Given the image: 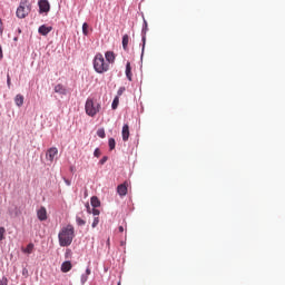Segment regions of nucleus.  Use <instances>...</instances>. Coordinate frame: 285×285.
<instances>
[{"label":"nucleus","mask_w":285,"mask_h":285,"mask_svg":"<svg viewBox=\"0 0 285 285\" xmlns=\"http://www.w3.org/2000/svg\"><path fill=\"white\" fill-rule=\"evenodd\" d=\"M70 271H72V263H70V261L63 262L62 265H61V272L62 273H70Z\"/></svg>","instance_id":"9b49d317"},{"label":"nucleus","mask_w":285,"mask_h":285,"mask_svg":"<svg viewBox=\"0 0 285 285\" xmlns=\"http://www.w3.org/2000/svg\"><path fill=\"white\" fill-rule=\"evenodd\" d=\"M23 101H24L23 95L18 94L14 97V104H16V106H18V108H21V106H23Z\"/></svg>","instance_id":"f8f14e48"},{"label":"nucleus","mask_w":285,"mask_h":285,"mask_svg":"<svg viewBox=\"0 0 285 285\" xmlns=\"http://www.w3.org/2000/svg\"><path fill=\"white\" fill-rule=\"evenodd\" d=\"M59 155V149H57V147H51L47 150L46 153V159L47 161H49L50 164H52V161H55V158Z\"/></svg>","instance_id":"39448f33"},{"label":"nucleus","mask_w":285,"mask_h":285,"mask_svg":"<svg viewBox=\"0 0 285 285\" xmlns=\"http://www.w3.org/2000/svg\"><path fill=\"white\" fill-rule=\"evenodd\" d=\"M58 239L60 246H70V244H72V239H75V227L72 225L62 227L58 234Z\"/></svg>","instance_id":"f03ea898"},{"label":"nucleus","mask_w":285,"mask_h":285,"mask_svg":"<svg viewBox=\"0 0 285 285\" xmlns=\"http://www.w3.org/2000/svg\"><path fill=\"white\" fill-rule=\"evenodd\" d=\"M55 92H57L58 95H66L67 90L66 87H63V85H57L55 87Z\"/></svg>","instance_id":"ddd939ff"},{"label":"nucleus","mask_w":285,"mask_h":285,"mask_svg":"<svg viewBox=\"0 0 285 285\" xmlns=\"http://www.w3.org/2000/svg\"><path fill=\"white\" fill-rule=\"evenodd\" d=\"M80 282H81L82 285L86 284V282H88V275L82 274L81 278H80Z\"/></svg>","instance_id":"393cba45"},{"label":"nucleus","mask_w":285,"mask_h":285,"mask_svg":"<svg viewBox=\"0 0 285 285\" xmlns=\"http://www.w3.org/2000/svg\"><path fill=\"white\" fill-rule=\"evenodd\" d=\"M97 135L100 137V139H105L106 138V130H104V128H100L97 130Z\"/></svg>","instance_id":"a211bd4d"},{"label":"nucleus","mask_w":285,"mask_h":285,"mask_svg":"<svg viewBox=\"0 0 285 285\" xmlns=\"http://www.w3.org/2000/svg\"><path fill=\"white\" fill-rule=\"evenodd\" d=\"M82 33L85 35V37H88V23L87 22H85L82 24Z\"/></svg>","instance_id":"5701e85b"},{"label":"nucleus","mask_w":285,"mask_h":285,"mask_svg":"<svg viewBox=\"0 0 285 285\" xmlns=\"http://www.w3.org/2000/svg\"><path fill=\"white\" fill-rule=\"evenodd\" d=\"M97 226H99V216H96L94 218V222L91 224V228H97Z\"/></svg>","instance_id":"4be33fe9"},{"label":"nucleus","mask_w":285,"mask_h":285,"mask_svg":"<svg viewBox=\"0 0 285 285\" xmlns=\"http://www.w3.org/2000/svg\"><path fill=\"white\" fill-rule=\"evenodd\" d=\"M0 285H8V278H2L0 281Z\"/></svg>","instance_id":"7c9ffc66"},{"label":"nucleus","mask_w":285,"mask_h":285,"mask_svg":"<svg viewBox=\"0 0 285 285\" xmlns=\"http://www.w3.org/2000/svg\"><path fill=\"white\" fill-rule=\"evenodd\" d=\"M119 233H124V226L118 227Z\"/></svg>","instance_id":"f704fd0d"},{"label":"nucleus","mask_w":285,"mask_h":285,"mask_svg":"<svg viewBox=\"0 0 285 285\" xmlns=\"http://www.w3.org/2000/svg\"><path fill=\"white\" fill-rule=\"evenodd\" d=\"M117 193L120 197H126V195H128V185L126 183L119 185L117 187Z\"/></svg>","instance_id":"6e6552de"},{"label":"nucleus","mask_w":285,"mask_h":285,"mask_svg":"<svg viewBox=\"0 0 285 285\" xmlns=\"http://www.w3.org/2000/svg\"><path fill=\"white\" fill-rule=\"evenodd\" d=\"M115 59L116 56L112 51H107L105 58L104 55L97 53L94 59V68L96 72H108V70H110V65L115 63Z\"/></svg>","instance_id":"f257e3e1"},{"label":"nucleus","mask_w":285,"mask_h":285,"mask_svg":"<svg viewBox=\"0 0 285 285\" xmlns=\"http://www.w3.org/2000/svg\"><path fill=\"white\" fill-rule=\"evenodd\" d=\"M39 35H42V37H46L52 32V27H47L46 24H42L38 29Z\"/></svg>","instance_id":"1a4fd4ad"},{"label":"nucleus","mask_w":285,"mask_h":285,"mask_svg":"<svg viewBox=\"0 0 285 285\" xmlns=\"http://www.w3.org/2000/svg\"><path fill=\"white\" fill-rule=\"evenodd\" d=\"M124 92H126V87H120L117 91V97L119 99V97H121V95H124Z\"/></svg>","instance_id":"b1692460"},{"label":"nucleus","mask_w":285,"mask_h":285,"mask_svg":"<svg viewBox=\"0 0 285 285\" xmlns=\"http://www.w3.org/2000/svg\"><path fill=\"white\" fill-rule=\"evenodd\" d=\"M118 285H121L120 283H118Z\"/></svg>","instance_id":"ea45409f"},{"label":"nucleus","mask_w":285,"mask_h":285,"mask_svg":"<svg viewBox=\"0 0 285 285\" xmlns=\"http://www.w3.org/2000/svg\"><path fill=\"white\" fill-rule=\"evenodd\" d=\"M7 83L10 86V76H7Z\"/></svg>","instance_id":"c9c22d12"},{"label":"nucleus","mask_w":285,"mask_h":285,"mask_svg":"<svg viewBox=\"0 0 285 285\" xmlns=\"http://www.w3.org/2000/svg\"><path fill=\"white\" fill-rule=\"evenodd\" d=\"M94 155L96 157H101V150H99V148H96L95 151H94Z\"/></svg>","instance_id":"cd10ccee"},{"label":"nucleus","mask_w":285,"mask_h":285,"mask_svg":"<svg viewBox=\"0 0 285 285\" xmlns=\"http://www.w3.org/2000/svg\"><path fill=\"white\" fill-rule=\"evenodd\" d=\"M91 213L95 217H99V215H100V212H99V209H97V207H94Z\"/></svg>","instance_id":"a878e982"},{"label":"nucleus","mask_w":285,"mask_h":285,"mask_svg":"<svg viewBox=\"0 0 285 285\" xmlns=\"http://www.w3.org/2000/svg\"><path fill=\"white\" fill-rule=\"evenodd\" d=\"M87 210L88 213H90V205H87Z\"/></svg>","instance_id":"e433bc0d"},{"label":"nucleus","mask_w":285,"mask_h":285,"mask_svg":"<svg viewBox=\"0 0 285 285\" xmlns=\"http://www.w3.org/2000/svg\"><path fill=\"white\" fill-rule=\"evenodd\" d=\"M0 32H3V21L0 19Z\"/></svg>","instance_id":"2f4dec72"},{"label":"nucleus","mask_w":285,"mask_h":285,"mask_svg":"<svg viewBox=\"0 0 285 285\" xmlns=\"http://www.w3.org/2000/svg\"><path fill=\"white\" fill-rule=\"evenodd\" d=\"M126 76L129 81H132V72H127Z\"/></svg>","instance_id":"c756f323"},{"label":"nucleus","mask_w":285,"mask_h":285,"mask_svg":"<svg viewBox=\"0 0 285 285\" xmlns=\"http://www.w3.org/2000/svg\"><path fill=\"white\" fill-rule=\"evenodd\" d=\"M6 239V227H0V242Z\"/></svg>","instance_id":"6ab92c4d"},{"label":"nucleus","mask_w":285,"mask_h":285,"mask_svg":"<svg viewBox=\"0 0 285 285\" xmlns=\"http://www.w3.org/2000/svg\"><path fill=\"white\" fill-rule=\"evenodd\" d=\"M32 12V3L30 0H21L16 11L18 19H26Z\"/></svg>","instance_id":"7ed1b4c3"},{"label":"nucleus","mask_w":285,"mask_h":285,"mask_svg":"<svg viewBox=\"0 0 285 285\" xmlns=\"http://www.w3.org/2000/svg\"><path fill=\"white\" fill-rule=\"evenodd\" d=\"M40 12H50V2L48 0H41L38 2Z\"/></svg>","instance_id":"0eeeda50"},{"label":"nucleus","mask_w":285,"mask_h":285,"mask_svg":"<svg viewBox=\"0 0 285 285\" xmlns=\"http://www.w3.org/2000/svg\"><path fill=\"white\" fill-rule=\"evenodd\" d=\"M118 107H119V96H116L111 104V108H112V110H117Z\"/></svg>","instance_id":"f3484780"},{"label":"nucleus","mask_w":285,"mask_h":285,"mask_svg":"<svg viewBox=\"0 0 285 285\" xmlns=\"http://www.w3.org/2000/svg\"><path fill=\"white\" fill-rule=\"evenodd\" d=\"M85 275H87V277H89V275H90V268H87L86 269V274Z\"/></svg>","instance_id":"72a5a7b5"},{"label":"nucleus","mask_w":285,"mask_h":285,"mask_svg":"<svg viewBox=\"0 0 285 285\" xmlns=\"http://www.w3.org/2000/svg\"><path fill=\"white\" fill-rule=\"evenodd\" d=\"M91 206L94 208H99V206H101V202L99 200V198L97 196L91 197Z\"/></svg>","instance_id":"4468645a"},{"label":"nucleus","mask_w":285,"mask_h":285,"mask_svg":"<svg viewBox=\"0 0 285 285\" xmlns=\"http://www.w3.org/2000/svg\"><path fill=\"white\" fill-rule=\"evenodd\" d=\"M107 244H110V238L107 239Z\"/></svg>","instance_id":"58836bf2"},{"label":"nucleus","mask_w":285,"mask_h":285,"mask_svg":"<svg viewBox=\"0 0 285 285\" xmlns=\"http://www.w3.org/2000/svg\"><path fill=\"white\" fill-rule=\"evenodd\" d=\"M37 217L40 222H46V219H48V210H46V207H40L37 210Z\"/></svg>","instance_id":"423d86ee"},{"label":"nucleus","mask_w":285,"mask_h":285,"mask_svg":"<svg viewBox=\"0 0 285 285\" xmlns=\"http://www.w3.org/2000/svg\"><path fill=\"white\" fill-rule=\"evenodd\" d=\"M33 249H35V244L30 243V244H28L27 247L23 249V253H27L28 255H30Z\"/></svg>","instance_id":"dca6fc26"},{"label":"nucleus","mask_w":285,"mask_h":285,"mask_svg":"<svg viewBox=\"0 0 285 285\" xmlns=\"http://www.w3.org/2000/svg\"><path fill=\"white\" fill-rule=\"evenodd\" d=\"M108 144H109V150H115V146H116L115 138H110Z\"/></svg>","instance_id":"aec40b11"},{"label":"nucleus","mask_w":285,"mask_h":285,"mask_svg":"<svg viewBox=\"0 0 285 285\" xmlns=\"http://www.w3.org/2000/svg\"><path fill=\"white\" fill-rule=\"evenodd\" d=\"M144 45L146 43V37H142Z\"/></svg>","instance_id":"4c0bfd02"},{"label":"nucleus","mask_w":285,"mask_h":285,"mask_svg":"<svg viewBox=\"0 0 285 285\" xmlns=\"http://www.w3.org/2000/svg\"><path fill=\"white\" fill-rule=\"evenodd\" d=\"M0 59H3V49L1 48V45H0Z\"/></svg>","instance_id":"473e14b6"},{"label":"nucleus","mask_w":285,"mask_h":285,"mask_svg":"<svg viewBox=\"0 0 285 285\" xmlns=\"http://www.w3.org/2000/svg\"><path fill=\"white\" fill-rule=\"evenodd\" d=\"M122 141H128V139L130 138V127L128 125H124L122 126Z\"/></svg>","instance_id":"9d476101"},{"label":"nucleus","mask_w":285,"mask_h":285,"mask_svg":"<svg viewBox=\"0 0 285 285\" xmlns=\"http://www.w3.org/2000/svg\"><path fill=\"white\" fill-rule=\"evenodd\" d=\"M76 222L78 226H86V220H83L81 217L77 216Z\"/></svg>","instance_id":"412c9836"},{"label":"nucleus","mask_w":285,"mask_h":285,"mask_svg":"<svg viewBox=\"0 0 285 285\" xmlns=\"http://www.w3.org/2000/svg\"><path fill=\"white\" fill-rule=\"evenodd\" d=\"M130 41V38L128 37V35H124L122 36V48L124 50H128V42Z\"/></svg>","instance_id":"2eb2a0df"},{"label":"nucleus","mask_w":285,"mask_h":285,"mask_svg":"<svg viewBox=\"0 0 285 285\" xmlns=\"http://www.w3.org/2000/svg\"><path fill=\"white\" fill-rule=\"evenodd\" d=\"M99 110H101V105L92 98H88L85 104V111L88 117H95Z\"/></svg>","instance_id":"20e7f679"},{"label":"nucleus","mask_w":285,"mask_h":285,"mask_svg":"<svg viewBox=\"0 0 285 285\" xmlns=\"http://www.w3.org/2000/svg\"><path fill=\"white\" fill-rule=\"evenodd\" d=\"M106 161H108V157H107V156H104V157L100 159L99 164H101V165L104 166V164H106Z\"/></svg>","instance_id":"c85d7f7f"},{"label":"nucleus","mask_w":285,"mask_h":285,"mask_svg":"<svg viewBox=\"0 0 285 285\" xmlns=\"http://www.w3.org/2000/svg\"><path fill=\"white\" fill-rule=\"evenodd\" d=\"M125 72H132V68L130 67V62L126 63V71Z\"/></svg>","instance_id":"bb28decb"}]
</instances>
